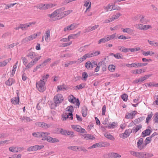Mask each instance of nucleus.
<instances>
[{
  "label": "nucleus",
  "mask_w": 158,
  "mask_h": 158,
  "mask_svg": "<svg viewBox=\"0 0 158 158\" xmlns=\"http://www.w3.org/2000/svg\"><path fill=\"white\" fill-rule=\"evenodd\" d=\"M128 96L127 94H124L121 95V98L124 101H126L127 100Z\"/></svg>",
  "instance_id": "52"
},
{
  "label": "nucleus",
  "mask_w": 158,
  "mask_h": 158,
  "mask_svg": "<svg viewBox=\"0 0 158 158\" xmlns=\"http://www.w3.org/2000/svg\"><path fill=\"white\" fill-rule=\"evenodd\" d=\"M109 41L108 39L107 38V36H105L103 38H102L99 40L98 44H100L101 43H105Z\"/></svg>",
  "instance_id": "30"
},
{
  "label": "nucleus",
  "mask_w": 158,
  "mask_h": 158,
  "mask_svg": "<svg viewBox=\"0 0 158 158\" xmlns=\"http://www.w3.org/2000/svg\"><path fill=\"white\" fill-rule=\"evenodd\" d=\"M9 135L6 133H0V139L8 137Z\"/></svg>",
  "instance_id": "55"
},
{
  "label": "nucleus",
  "mask_w": 158,
  "mask_h": 158,
  "mask_svg": "<svg viewBox=\"0 0 158 158\" xmlns=\"http://www.w3.org/2000/svg\"><path fill=\"white\" fill-rule=\"evenodd\" d=\"M142 127V126L141 124L137 125L134 128L130 130L131 131H130V132L132 133L133 132L136 133L139 130L141 129Z\"/></svg>",
  "instance_id": "20"
},
{
  "label": "nucleus",
  "mask_w": 158,
  "mask_h": 158,
  "mask_svg": "<svg viewBox=\"0 0 158 158\" xmlns=\"http://www.w3.org/2000/svg\"><path fill=\"white\" fill-rule=\"evenodd\" d=\"M46 134L45 132H40V137L42 138V139L43 140H46V138L48 136H46Z\"/></svg>",
  "instance_id": "43"
},
{
  "label": "nucleus",
  "mask_w": 158,
  "mask_h": 158,
  "mask_svg": "<svg viewBox=\"0 0 158 158\" xmlns=\"http://www.w3.org/2000/svg\"><path fill=\"white\" fill-rule=\"evenodd\" d=\"M92 57L97 56L100 54V52L98 51H91Z\"/></svg>",
  "instance_id": "44"
},
{
  "label": "nucleus",
  "mask_w": 158,
  "mask_h": 158,
  "mask_svg": "<svg viewBox=\"0 0 158 158\" xmlns=\"http://www.w3.org/2000/svg\"><path fill=\"white\" fill-rule=\"evenodd\" d=\"M97 65V62L94 60H92L91 61H88L85 64V66L87 69H89L91 68H92L96 66Z\"/></svg>",
  "instance_id": "3"
},
{
  "label": "nucleus",
  "mask_w": 158,
  "mask_h": 158,
  "mask_svg": "<svg viewBox=\"0 0 158 158\" xmlns=\"http://www.w3.org/2000/svg\"><path fill=\"white\" fill-rule=\"evenodd\" d=\"M66 111H68L69 113H72L74 110L73 107L72 106H68L66 108Z\"/></svg>",
  "instance_id": "33"
},
{
  "label": "nucleus",
  "mask_w": 158,
  "mask_h": 158,
  "mask_svg": "<svg viewBox=\"0 0 158 158\" xmlns=\"http://www.w3.org/2000/svg\"><path fill=\"white\" fill-rule=\"evenodd\" d=\"M143 141V139L140 138L139 139L138 142H137V147L140 150H141L144 148L145 147V144H142Z\"/></svg>",
  "instance_id": "13"
},
{
  "label": "nucleus",
  "mask_w": 158,
  "mask_h": 158,
  "mask_svg": "<svg viewBox=\"0 0 158 158\" xmlns=\"http://www.w3.org/2000/svg\"><path fill=\"white\" fill-rule=\"evenodd\" d=\"M69 101L71 103H76V106H78V108L79 107L80 103L79 99L78 98L77 99L73 95H70L69 96Z\"/></svg>",
  "instance_id": "5"
},
{
  "label": "nucleus",
  "mask_w": 158,
  "mask_h": 158,
  "mask_svg": "<svg viewBox=\"0 0 158 158\" xmlns=\"http://www.w3.org/2000/svg\"><path fill=\"white\" fill-rule=\"evenodd\" d=\"M72 43V42H70L69 43H63L61 44L60 46L61 47H65L70 45Z\"/></svg>",
  "instance_id": "62"
},
{
  "label": "nucleus",
  "mask_w": 158,
  "mask_h": 158,
  "mask_svg": "<svg viewBox=\"0 0 158 158\" xmlns=\"http://www.w3.org/2000/svg\"><path fill=\"white\" fill-rule=\"evenodd\" d=\"M28 27H29V25H28L27 23L24 24H20L21 29L22 30H26L27 28Z\"/></svg>",
  "instance_id": "34"
},
{
  "label": "nucleus",
  "mask_w": 158,
  "mask_h": 158,
  "mask_svg": "<svg viewBox=\"0 0 158 158\" xmlns=\"http://www.w3.org/2000/svg\"><path fill=\"white\" fill-rule=\"evenodd\" d=\"M136 113V111H135L130 113H128L126 115L125 117L127 119H132L134 117Z\"/></svg>",
  "instance_id": "14"
},
{
  "label": "nucleus",
  "mask_w": 158,
  "mask_h": 158,
  "mask_svg": "<svg viewBox=\"0 0 158 158\" xmlns=\"http://www.w3.org/2000/svg\"><path fill=\"white\" fill-rule=\"evenodd\" d=\"M78 150L80 151H82L83 152H85L86 151V150L85 148L83 147H77V151Z\"/></svg>",
  "instance_id": "61"
},
{
  "label": "nucleus",
  "mask_w": 158,
  "mask_h": 158,
  "mask_svg": "<svg viewBox=\"0 0 158 158\" xmlns=\"http://www.w3.org/2000/svg\"><path fill=\"white\" fill-rule=\"evenodd\" d=\"M148 64L147 63H133V67L139 68L143 66H145Z\"/></svg>",
  "instance_id": "18"
},
{
  "label": "nucleus",
  "mask_w": 158,
  "mask_h": 158,
  "mask_svg": "<svg viewBox=\"0 0 158 158\" xmlns=\"http://www.w3.org/2000/svg\"><path fill=\"white\" fill-rule=\"evenodd\" d=\"M72 128L77 132L81 133H86V131L84 129L82 128L81 126L76 125H72Z\"/></svg>",
  "instance_id": "4"
},
{
  "label": "nucleus",
  "mask_w": 158,
  "mask_h": 158,
  "mask_svg": "<svg viewBox=\"0 0 158 158\" xmlns=\"http://www.w3.org/2000/svg\"><path fill=\"white\" fill-rule=\"evenodd\" d=\"M77 146H71L68 147L69 149H70L74 151H77Z\"/></svg>",
  "instance_id": "54"
},
{
  "label": "nucleus",
  "mask_w": 158,
  "mask_h": 158,
  "mask_svg": "<svg viewBox=\"0 0 158 158\" xmlns=\"http://www.w3.org/2000/svg\"><path fill=\"white\" fill-rule=\"evenodd\" d=\"M30 41L29 37L27 36L25 38L23 39L21 41V43L22 44L26 43L28 41Z\"/></svg>",
  "instance_id": "45"
},
{
  "label": "nucleus",
  "mask_w": 158,
  "mask_h": 158,
  "mask_svg": "<svg viewBox=\"0 0 158 158\" xmlns=\"http://www.w3.org/2000/svg\"><path fill=\"white\" fill-rule=\"evenodd\" d=\"M32 135L35 137H40V132H34L32 134Z\"/></svg>",
  "instance_id": "50"
},
{
  "label": "nucleus",
  "mask_w": 158,
  "mask_h": 158,
  "mask_svg": "<svg viewBox=\"0 0 158 158\" xmlns=\"http://www.w3.org/2000/svg\"><path fill=\"white\" fill-rule=\"evenodd\" d=\"M121 8L119 6H115L114 4L113 6L111 8V9L110 10V11L114 10H120Z\"/></svg>",
  "instance_id": "42"
},
{
  "label": "nucleus",
  "mask_w": 158,
  "mask_h": 158,
  "mask_svg": "<svg viewBox=\"0 0 158 158\" xmlns=\"http://www.w3.org/2000/svg\"><path fill=\"white\" fill-rule=\"evenodd\" d=\"M78 25V24L73 23L70 25L64 28V31H66L68 30H72L77 28Z\"/></svg>",
  "instance_id": "9"
},
{
  "label": "nucleus",
  "mask_w": 158,
  "mask_h": 158,
  "mask_svg": "<svg viewBox=\"0 0 158 158\" xmlns=\"http://www.w3.org/2000/svg\"><path fill=\"white\" fill-rule=\"evenodd\" d=\"M44 147V146L43 145H35L29 147L27 148V151L29 152L36 151L43 148Z\"/></svg>",
  "instance_id": "7"
},
{
  "label": "nucleus",
  "mask_w": 158,
  "mask_h": 158,
  "mask_svg": "<svg viewBox=\"0 0 158 158\" xmlns=\"http://www.w3.org/2000/svg\"><path fill=\"white\" fill-rule=\"evenodd\" d=\"M63 120L64 121L67 120L68 118H70L71 120L73 119V114L72 113H64L62 115Z\"/></svg>",
  "instance_id": "12"
},
{
  "label": "nucleus",
  "mask_w": 158,
  "mask_h": 158,
  "mask_svg": "<svg viewBox=\"0 0 158 158\" xmlns=\"http://www.w3.org/2000/svg\"><path fill=\"white\" fill-rule=\"evenodd\" d=\"M152 115L153 114H152V112H151L150 114H148V116L146 120V123H149V121L150 120Z\"/></svg>",
  "instance_id": "41"
},
{
  "label": "nucleus",
  "mask_w": 158,
  "mask_h": 158,
  "mask_svg": "<svg viewBox=\"0 0 158 158\" xmlns=\"http://www.w3.org/2000/svg\"><path fill=\"white\" fill-rule=\"evenodd\" d=\"M115 127V123L114 122H113L111 124H110L108 126H106V128H108L109 129L110 128H114Z\"/></svg>",
  "instance_id": "51"
},
{
  "label": "nucleus",
  "mask_w": 158,
  "mask_h": 158,
  "mask_svg": "<svg viewBox=\"0 0 158 158\" xmlns=\"http://www.w3.org/2000/svg\"><path fill=\"white\" fill-rule=\"evenodd\" d=\"M145 70H143L142 69H137L135 71H133V73L135 74H137L138 73L140 74L142 73V72H145Z\"/></svg>",
  "instance_id": "35"
},
{
  "label": "nucleus",
  "mask_w": 158,
  "mask_h": 158,
  "mask_svg": "<svg viewBox=\"0 0 158 158\" xmlns=\"http://www.w3.org/2000/svg\"><path fill=\"white\" fill-rule=\"evenodd\" d=\"M45 81L42 80H40V81L36 83V87L38 90L40 92H43L45 90Z\"/></svg>",
  "instance_id": "2"
},
{
  "label": "nucleus",
  "mask_w": 158,
  "mask_h": 158,
  "mask_svg": "<svg viewBox=\"0 0 158 158\" xmlns=\"http://www.w3.org/2000/svg\"><path fill=\"white\" fill-rule=\"evenodd\" d=\"M100 146V144L99 143H96L94 144L93 145L88 148L89 149H91L97 147H99Z\"/></svg>",
  "instance_id": "56"
},
{
  "label": "nucleus",
  "mask_w": 158,
  "mask_h": 158,
  "mask_svg": "<svg viewBox=\"0 0 158 158\" xmlns=\"http://www.w3.org/2000/svg\"><path fill=\"white\" fill-rule=\"evenodd\" d=\"M99 65L101 66L102 70L103 72L106 71V63L103 61H102L99 62Z\"/></svg>",
  "instance_id": "19"
},
{
  "label": "nucleus",
  "mask_w": 158,
  "mask_h": 158,
  "mask_svg": "<svg viewBox=\"0 0 158 158\" xmlns=\"http://www.w3.org/2000/svg\"><path fill=\"white\" fill-rule=\"evenodd\" d=\"M82 77L83 78V79L86 81L88 77V75L87 73L85 72L83 73L82 74Z\"/></svg>",
  "instance_id": "40"
},
{
  "label": "nucleus",
  "mask_w": 158,
  "mask_h": 158,
  "mask_svg": "<svg viewBox=\"0 0 158 158\" xmlns=\"http://www.w3.org/2000/svg\"><path fill=\"white\" fill-rule=\"evenodd\" d=\"M36 126L44 129H47L49 127L50 125L43 122H38L35 123Z\"/></svg>",
  "instance_id": "11"
},
{
  "label": "nucleus",
  "mask_w": 158,
  "mask_h": 158,
  "mask_svg": "<svg viewBox=\"0 0 158 158\" xmlns=\"http://www.w3.org/2000/svg\"><path fill=\"white\" fill-rule=\"evenodd\" d=\"M154 121L155 123H158V113H155L154 116Z\"/></svg>",
  "instance_id": "57"
},
{
  "label": "nucleus",
  "mask_w": 158,
  "mask_h": 158,
  "mask_svg": "<svg viewBox=\"0 0 158 158\" xmlns=\"http://www.w3.org/2000/svg\"><path fill=\"white\" fill-rule=\"evenodd\" d=\"M34 64L33 63V60L31 61V62L29 63V64L27 66H26V69H28L30 68Z\"/></svg>",
  "instance_id": "64"
},
{
  "label": "nucleus",
  "mask_w": 158,
  "mask_h": 158,
  "mask_svg": "<svg viewBox=\"0 0 158 158\" xmlns=\"http://www.w3.org/2000/svg\"><path fill=\"white\" fill-rule=\"evenodd\" d=\"M130 131H131L130 130H126L123 133L120 135V137L123 138H127L129 136L130 134L131 133L130 132Z\"/></svg>",
  "instance_id": "17"
},
{
  "label": "nucleus",
  "mask_w": 158,
  "mask_h": 158,
  "mask_svg": "<svg viewBox=\"0 0 158 158\" xmlns=\"http://www.w3.org/2000/svg\"><path fill=\"white\" fill-rule=\"evenodd\" d=\"M58 14L56 10H55L53 13L50 15H49L48 16L50 18H53L56 16Z\"/></svg>",
  "instance_id": "58"
},
{
  "label": "nucleus",
  "mask_w": 158,
  "mask_h": 158,
  "mask_svg": "<svg viewBox=\"0 0 158 158\" xmlns=\"http://www.w3.org/2000/svg\"><path fill=\"white\" fill-rule=\"evenodd\" d=\"M148 42L151 45L155 47L158 46V43L155 42L153 41H152L149 40H148Z\"/></svg>",
  "instance_id": "36"
},
{
  "label": "nucleus",
  "mask_w": 158,
  "mask_h": 158,
  "mask_svg": "<svg viewBox=\"0 0 158 158\" xmlns=\"http://www.w3.org/2000/svg\"><path fill=\"white\" fill-rule=\"evenodd\" d=\"M17 148L15 146L10 147L9 148V150L10 152H16Z\"/></svg>",
  "instance_id": "38"
},
{
  "label": "nucleus",
  "mask_w": 158,
  "mask_h": 158,
  "mask_svg": "<svg viewBox=\"0 0 158 158\" xmlns=\"http://www.w3.org/2000/svg\"><path fill=\"white\" fill-rule=\"evenodd\" d=\"M7 64L6 60H5L2 62H0V67L5 66Z\"/></svg>",
  "instance_id": "63"
},
{
  "label": "nucleus",
  "mask_w": 158,
  "mask_h": 158,
  "mask_svg": "<svg viewBox=\"0 0 158 158\" xmlns=\"http://www.w3.org/2000/svg\"><path fill=\"white\" fill-rule=\"evenodd\" d=\"M50 30H48L46 31L44 35L45 40L46 42H48V40H50Z\"/></svg>",
  "instance_id": "22"
},
{
  "label": "nucleus",
  "mask_w": 158,
  "mask_h": 158,
  "mask_svg": "<svg viewBox=\"0 0 158 158\" xmlns=\"http://www.w3.org/2000/svg\"><path fill=\"white\" fill-rule=\"evenodd\" d=\"M114 56L117 59H123V55L119 53H117L114 55Z\"/></svg>",
  "instance_id": "46"
},
{
  "label": "nucleus",
  "mask_w": 158,
  "mask_h": 158,
  "mask_svg": "<svg viewBox=\"0 0 158 158\" xmlns=\"http://www.w3.org/2000/svg\"><path fill=\"white\" fill-rule=\"evenodd\" d=\"M80 32L79 33L77 34H71L69 35L68 36V39L70 40L71 39H75L77 37V36H79L80 35Z\"/></svg>",
  "instance_id": "39"
},
{
  "label": "nucleus",
  "mask_w": 158,
  "mask_h": 158,
  "mask_svg": "<svg viewBox=\"0 0 158 158\" xmlns=\"http://www.w3.org/2000/svg\"><path fill=\"white\" fill-rule=\"evenodd\" d=\"M118 49L121 52L126 53L128 52V48H126L123 46H118Z\"/></svg>",
  "instance_id": "26"
},
{
  "label": "nucleus",
  "mask_w": 158,
  "mask_h": 158,
  "mask_svg": "<svg viewBox=\"0 0 158 158\" xmlns=\"http://www.w3.org/2000/svg\"><path fill=\"white\" fill-rule=\"evenodd\" d=\"M143 55L145 56H147L148 55H149L150 56H152V55L154 54V53L152 52V51H148L147 52L143 51L142 53Z\"/></svg>",
  "instance_id": "31"
},
{
  "label": "nucleus",
  "mask_w": 158,
  "mask_h": 158,
  "mask_svg": "<svg viewBox=\"0 0 158 158\" xmlns=\"http://www.w3.org/2000/svg\"><path fill=\"white\" fill-rule=\"evenodd\" d=\"M18 62H17L14 65L13 67V69L12 71V73L11 74L12 76H13L15 73V71H16V69L17 68V64Z\"/></svg>",
  "instance_id": "48"
},
{
  "label": "nucleus",
  "mask_w": 158,
  "mask_h": 158,
  "mask_svg": "<svg viewBox=\"0 0 158 158\" xmlns=\"http://www.w3.org/2000/svg\"><path fill=\"white\" fill-rule=\"evenodd\" d=\"M152 131L149 129H146L142 133L141 137H144L146 136L149 135L151 133Z\"/></svg>",
  "instance_id": "15"
},
{
  "label": "nucleus",
  "mask_w": 158,
  "mask_h": 158,
  "mask_svg": "<svg viewBox=\"0 0 158 158\" xmlns=\"http://www.w3.org/2000/svg\"><path fill=\"white\" fill-rule=\"evenodd\" d=\"M118 38L119 39H120L121 40H126L127 39H130L131 37H127L125 36L124 35H120V36H118Z\"/></svg>",
  "instance_id": "59"
},
{
  "label": "nucleus",
  "mask_w": 158,
  "mask_h": 158,
  "mask_svg": "<svg viewBox=\"0 0 158 158\" xmlns=\"http://www.w3.org/2000/svg\"><path fill=\"white\" fill-rule=\"evenodd\" d=\"M89 5L88 7L87 8L85 11V14L87 11H89V9L91 7V2H90L89 0H87L85 2H84V6H85L87 7L89 5Z\"/></svg>",
  "instance_id": "21"
},
{
  "label": "nucleus",
  "mask_w": 158,
  "mask_h": 158,
  "mask_svg": "<svg viewBox=\"0 0 158 158\" xmlns=\"http://www.w3.org/2000/svg\"><path fill=\"white\" fill-rule=\"evenodd\" d=\"M99 26V25H97L94 26H91L89 27L87 29H86V31L89 32V31H93L97 28Z\"/></svg>",
  "instance_id": "24"
},
{
  "label": "nucleus",
  "mask_w": 158,
  "mask_h": 158,
  "mask_svg": "<svg viewBox=\"0 0 158 158\" xmlns=\"http://www.w3.org/2000/svg\"><path fill=\"white\" fill-rule=\"evenodd\" d=\"M152 139L151 138V137H147L145 140V147L148 143H150Z\"/></svg>",
  "instance_id": "37"
},
{
  "label": "nucleus",
  "mask_w": 158,
  "mask_h": 158,
  "mask_svg": "<svg viewBox=\"0 0 158 158\" xmlns=\"http://www.w3.org/2000/svg\"><path fill=\"white\" fill-rule=\"evenodd\" d=\"M27 56L28 57H29L31 59H33L36 56V53L32 52H30L27 55Z\"/></svg>",
  "instance_id": "29"
},
{
  "label": "nucleus",
  "mask_w": 158,
  "mask_h": 158,
  "mask_svg": "<svg viewBox=\"0 0 158 158\" xmlns=\"http://www.w3.org/2000/svg\"><path fill=\"white\" fill-rule=\"evenodd\" d=\"M115 66L113 65H110L108 67L109 70L111 72H114L115 69Z\"/></svg>",
  "instance_id": "47"
},
{
  "label": "nucleus",
  "mask_w": 158,
  "mask_h": 158,
  "mask_svg": "<svg viewBox=\"0 0 158 158\" xmlns=\"http://www.w3.org/2000/svg\"><path fill=\"white\" fill-rule=\"evenodd\" d=\"M81 112L83 116L85 117L87 113V109L86 106H84L83 107Z\"/></svg>",
  "instance_id": "25"
},
{
  "label": "nucleus",
  "mask_w": 158,
  "mask_h": 158,
  "mask_svg": "<svg viewBox=\"0 0 158 158\" xmlns=\"http://www.w3.org/2000/svg\"><path fill=\"white\" fill-rule=\"evenodd\" d=\"M104 136L107 138L108 139L112 140H114V137L113 136L110 135V134L106 133V134H105Z\"/></svg>",
  "instance_id": "28"
},
{
  "label": "nucleus",
  "mask_w": 158,
  "mask_h": 158,
  "mask_svg": "<svg viewBox=\"0 0 158 158\" xmlns=\"http://www.w3.org/2000/svg\"><path fill=\"white\" fill-rule=\"evenodd\" d=\"M73 11V10H68L66 11H64L63 13H61V14L60 15V16L58 15L56 19L57 20L58 19H60L63 17H65L69 14L71 13Z\"/></svg>",
  "instance_id": "10"
},
{
  "label": "nucleus",
  "mask_w": 158,
  "mask_h": 158,
  "mask_svg": "<svg viewBox=\"0 0 158 158\" xmlns=\"http://www.w3.org/2000/svg\"><path fill=\"white\" fill-rule=\"evenodd\" d=\"M152 74L149 75H145L143 77H141L140 78V82H142L148 78L149 77L151 76Z\"/></svg>",
  "instance_id": "32"
},
{
  "label": "nucleus",
  "mask_w": 158,
  "mask_h": 158,
  "mask_svg": "<svg viewBox=\"0 0 158 158\" xmlns=\"http://www.w3.org/2000/svg\"><path fill=\"white\" fill-rule=\"evenodd\" d=\"M6 84L9 86H10L12 84V79H9L6 82Z\"/></svg>",
  "instance_id": "60"
},
{
  "label": "nucleus",
  "mask_w": 158,
  "mask_h": 158,
  "mask_svg": "<svg viewBox=\"0 0 158 158\" xmlns=\"http://www.w3.org/2000/svg\"><path fill=\"white\" fill-rule=\"evenodd\" d=\"M137 28L141 30H143V25L142 24H137L135 26Z\"/></svg>",
  "instance_id": "53"
},
{
  "label": "nucleus",
  "mask_w": 158,
  "mask_h": 158,
  "mask_svg": "<svg viewBox=\"0 0 158 158\" xmlns=\"http://www.w3.org/2000/svg\"><path fill=\"white\" fill-rule=\"evenodd\" d=\"M116 33L111 35H107V38L108 39V40L109 41L112 39H117V36L116 35Z\"/></svg>",
  "instance_id": "27"
},
{
  "label": "nucleus",
  "mask_w": 158,
  "mask_h": 158,
  "mask_svg": "<svg viewBox=\"0 0 158 158\" xmlns=\"http://www.w3.org/2000/svg\"><path fill=\"white\" fill-rule=\"evenodd\" d=\"M65 10V8L64 7H62L56 10V12L58 14H61V13H63L62 11Z\"/></svg>",
  "instance_id": "49"
},
{
  "label": "nucleus",
  "mask_w": 158,
  "mask_h": 158,
  "mask_svg": "<svg viewBox=\"0 0 158 158\" xmlns=\"http://www.w3.org/2000/svg\"><path fill=\"white\" fill-rule=\"evenodd\" d=\"M104 157L106 158H116L117 157H121V156L119 154L114 152L108 153L104 155Z\"/></svg>",
  "instance_id": "8"
},
{
  "label": "nucleus",
  "mask_w": 158,
  "mask_h": 158,
  "mask_svg": "<svg viewBox=\"0 0 158 158\" xmlns=\"http://www.w3.org/2000/svg\"><path fill=\"white\" fill-rule=\"evenodd\" d=\"M63 100L62 95L61 94H58L55 96L53 101L55 104L61 103Z\"/></svg>",
  "instance_id": "6"
},
{
  "label": "nucleus",
  "mask_w": 158,
  "mask_h": 158,
  "mask_svg": "<svg viewBox=\"0 0 158 158\" xmlns=\"http://www.w3.org/2000/svg\"><path fill=\"white\" fill-rule=\"evenodd\" d=\"M56 6V4H54L52 3L47 4H43V3H40L35 6L37 8L41 10H46L50 9Z\"/></svg>",
  "instance_id": "1"
},
{
  "label": "nucleus",
  "mask_w": 158,
  "mask_h": 158,
  "mask_svg": "<svg viewBox=\"0 0 158 158\" xmlns=\"http://www.w3.org/2000/svg\"><path fill=\"white\" fill-rule=\"evenodd\" d=\"M83 136L84 137V138L86 139H95L94 136L91 134H86L83 135Z\"/></svg>",
  "instance_id": "23"
},
{
  "label": "nucleus",
  "mask_w": 158,
  "mask_h": 158,
  "mask_svg": "<svg viewBox=\"0 0 158 158\" xmlns=\"http://www.w3.org/2000/svg\"><path fill=\"white\" fill-rule=\"evenodd\" d=\"M17 97L12 98L11 99V102L12 104L15 105H16L19 104V92L17 93Z\"/></svg>",
  "instance_id": "16"
}]
</instances>
